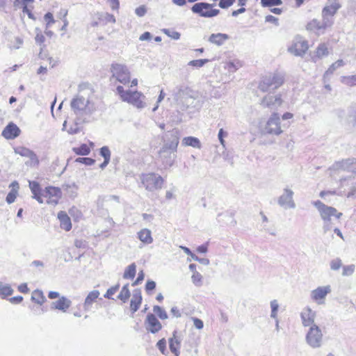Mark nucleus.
Wrapping results in <instances>:
<instances>
[{"label": "nucleus", "instance_id": "nucleus-1", "mask_svg": "<svg viewBox=\"0 0 356 356\" xmlns=\"http://www.w3.org/2000/svg\"><path fill=\"white\" fill-rule=\"evenodd\" d=\"M179 140V131L177 129H173L170 132V137L159 150V159L164 168L171 167L174 164Z\"/></svg>", "mask_w": 356, "mask_h": 356}, {"label": "nucleus", "instance_id": "nucleus-2", "mask_svg": "<svg viewBox=\"0 0 356 356\" xmlns=\"http://www.w3.org/2000/svg\"><path fill=\"white\" fill-rule=\"evenodd\" d=\"M116 90L122 102H127L138 109H143L147 106L146 97L141 92L124 90L122 86H118Z\"/></svg>", "mask_w": 356, "mask_h": 356}, {"label": "nucleus", "instance_id": "nucleus-3", "mask_svg": "<svg viewBox=\"0 0 356 356\" xmlns=\"http://www.w3.org/2000/svg\"><path fill=\"white\" fill-rule=\"evenodd\" d=\"M313 204L318 209L320 216L324 222L323 230L325 232H327L331 228L330 222L332 216L339 219L343 215L342 213L338 212L335 208L327 206L320 200L314 202Z\"/></svg>", "mask_w": 356, "mask_h": 356}, {"label": "nucleus", "instance_id": "nucleus-4", "mask_svg": "<svg viewBox=\"0 0 356 356\" xmlns=\"http://www.w3.org/2000/svg\"><path fill=\"white\" fill-rule=\"evenodd\" d=\"M305 342L313 349L322 347L324 343V337L318 325H313L309 328L305 334Z\"/></svg>", "mask_w": 356, "mask_h": 356}, {"label": "nucleus", "instance_id": "nucleus-5", "mask_svg": "<svg viewBox=\"0 0 356 356\" xmlns=\"http://www.w3.org/2000/svg\"><path fill=\"white\" fill-rule=\"evenodd\" d=\"M140 179L143 186L151 192L161 189L164 183L163 177L154 172L143 174Z\"/></svg>", "mask_w": 356, "mask_h": 356}, {"label": "nucleus", "instance_id": "nucleus-6", "mask_svg": "<svg viewBox=\"0 0 356 356\" xmlns=\"http://www.w3.org/2000/svg\"><path fill=\"white\" fill-rule=\"evenodd\" d=\"M215 6V3L198 2L191 7V11L201 17L211 18L220 13L219 9L214 8Z\"/></svg>", "mask_w": 356, "mask_h": 356}, {"label": "nucleus", "instance_id": "nucleus-7", "mask_svg": "<svg viewBox=\"0 0 356 356\" xmlns=\"http://www.w3.org/2000/svg\"><path fill=\"white\" fill-rule=\"evenodd\" d=\"M265 134L279 136L283 131L280 125V118L277 113L273 112L268 119L263 129Z\"/></svg>", "mask_w": 356, "mask_h": 356}, {"label": "nucleus", "instance_id": "nucleus-8", "mask_svg": "<svg viewBox=\"0 0 356 356\" xmlns=\"http://www.w3.org/2000/svg\"><path fill=\"white\" fill-rule=\"evenodd\" d=\"M111 70L113 76L120 83L126 85L130 82V72L125 65L113 63L111 65Z\"/></svg>", "mask_w": 356, "mask_h": 356}, {"label": "nucleus", "instance_id": "nucleus-9", "mask_svg": "<svg viewBox=\"0 0 356 356\" xmlns=\"http://www.w3.org/2000/svg\"><path fill=\"white\" fill-rule=\"evenodd\" d=\"M283 100L280 94H268L261 99L260 104L263 108H266L275 112L282 106Z\"/></svg>", "mask_w": 356, "mask_h": 356}, {"label": "nucleus", "instance_id": "nucleus-10", "mask_svg": "<svg viewBox=\"0 0 356 356\" xmlns=\"http://www.w3.org/2000/svg\"><path fill=\"white\" fill-rule=\"evenodd\" d=\"M330 170L356 174V158H349L337 161L331 166Z\"/></svg>", "mask_w": 356, "mask_h": 356}, {"label": "nucleus", "instance_id": "nucleus-11", "mask_svg": "<svg viewBox=\"0 0 356 356\" xmlns=\"http://www.w3.org/2000/svg\"><path fill=\"white\" fill-rule=\"evenodd\" d=\"M332 291L330 285L318 286L312 290L310 293L311 299L317 305H323L325 302L327 296Z\"/></svg>", "mask_w": 356, "mask_h": 356}, {"label": "nucleus", "instance_id": "nucleus-12", "mask_svg": "<svg viewBox=\"0 0 356 356\" xmlns=\"http://www.w3.org/2000/svg\"><path fill=\"white\" fill-rule=\"evenodd\" d=\"M294 192L289 187L283 189L282 194L277 199V204L282 208L294 209L296 203L293 200Z\"/></svg>", "mask_w": 356, "mask_h": 356}, {"label": "nucleus", "instance_id": "nucleus-13", "mask_svg": "<svg viewBox=\"0 0 356 356\" xmlns=\"http://www.w3.org/2000/svg\"><path fill=\"white\" fill-rule=\"evenodd\" d=\"M89 99L81 95H77L71 102V107L76 114H81L82 112L90 113L88 107Z\"/></svg>", "mask_w": 356, "mask_h": 356}, {"label": "nucleus", "instance_id": "nucleus-14", "mask_svg": "<svg viewBox=\"0 0 356 356\" xmlns=\"http://www.w3.org/2000/svg\"><path fill=\"white\" fill-rule=\"evenodd\" d=\"M15 152L21 156L29 159V160L25 163L26 165L30 167H35L39 165L38 157L36 154L31 149L24 147H18L15 149Z\"/></svg>", "mask_w": 356, "mask_h": 356}, {"label": "nucleus", "instance_id": "nucleus-15", "mask_svg": "<svg viewBox=\"0 0 356 356\" xmlns=\"http://www.w3.org/2000/svg\"><path fill=\"white\" fill-rule=\"evenodd\" d=\"M302 325L305 327L317 325L315 323L316 313L310 307H305L300 314Z\"/></svg>", "mask_w": 356, "mask_h": 356}, {"label": "nucleus", "instance_id": "nucleus-16", "mask_svg": "<svg viewBox=\"0 0 356 356\" xmlns=\"http://www.w3.org/2000/svg\"><path fill=\"white\" fill-rule=\"evenodd\" d=\"M145 328L152 334L157 333L162 328V325L156 318V316L152 313L147 315L145 321Z\"/></svg>", "mask_w": 356, "mask_h": 356}, {"label": "nucleus", "instance_id": "nucleus-17", "mask_svg": "<svg viewBox=\"0 0 356 356\" xmlns=\"http://www.w3.org/2000/svg\"><path fill=\"white\" fill-rule=\"evenodd\" d=\"M308 49L307 41L303 40H297L293 45L289 48V51L297 56H302Z\"/></svg>", "mask_w": 356, "mask_h": 356}, {"label": "nucleus", "instance_id": "nucleus-18", "mask_svg": "<svg viewBox=\"0 0 356 356\" xmlns=\"http://www.w3.org/2000/svg\"><path fill=\"white\" fill-rule=\"evenodd\" d=\"M20 129L13 122H10L2 131V136L9 140L15 139L19 136Z\"/></svg>", "mask_w": 356, "mask_h": 356}, {"label": "nucleus", "instance_id": "nucleus-19", "mask_svg": "<svg viewBox=\"0 0 356 356\" xmlns=\"http://www.w3.org/2000/svg\"><path fill=\"white\" fill-rule=\"evenodd\" d=\"M340 8L341 5L337 0H328L322 12L324 15H329L334 17Z\"/></svg>", "mask_w": 356, "mask_h": 356}, {"label": "nucleus", "instance_id": "nucleus-20", "mask_svg": "<svg viewBox=\"0 0 356 356\" xmlns=\"http://www.w3.org/2000/svg\"><path fill=\"white\" fill-rule=\"evenodd\" d=\"M71 304L72 302L70 300L65 296H62L58 300L52 302L51 308L65 312L67 309L71 306Z\"/></svg>", "mask_w": 356, "mask_h": 356}, {"label": "nucleus", "instance_id": "nucleus-21", "mask_svg": "<svg viewBox=\"0 0 356 356\" xmlns=\"http://www.w3.org/2000/svg\"><path fill=\"white\" fill-rule=\"evenodd\" d=\"M142 302V295L140 289L133 291L132 298L130 302V308L132 313H135L140 307Z\"/></svg>", "mask_w": 356, "mask_h": 356}, {"label": "nucleus", "instance_id": "nucleus-22", "mask_svg": "<svg viewBox=\"0 0 356 356\" xmlns=\"http://www.w3.org/2000/svg\"><path fill=\"white\" fill-rule=\"evenodd\" d=\"M177 331H174L172 337L169 339V348L170 351L175 355V356L179 355V348L181 346V340L176 337Z\"/></svg>", "mask_w": 356, "mask_h": 356}, {"label": "nucleus", "instance_id": "nucleus-23", "mask_svg": "<svg viewBox=\"0 0 356 356\" xmlns=\"http://www.w3.org/2000/svg\"><path fill=\"white\" fill-rule=\"evenodd\" d=\"M137 235L138 239L144 244L149 245L153 242L152 232L149 229H142L137 233Z\"/></svg>", "mask_w": 356, "mask_h": 356}, {"label": "nucleus", "instance_id": "nucleus-24", "mask_svg": "<svg viewBox=\"0 0 356 356\" xmlns=\"http://www.w3.org/2000/svg\"><path fill=\"white\" fill-rule=\"evenodd\" d=\"M99 294L100 293L98 290H93L88 293L83 304V307L86 311H88L90 309L92 303L98 298Z\"/></svg>", "mask_w": 356, "mask_h": 356}, {"label": "nucleus", "instance_id": "nucleus-25", "mask_svg": "<svg viewBox=\"0 0 356 356\" xmlns=\"http://www.w3.org/2000/svg\"><path fill=\"white\" fill-rule=\"evenodd\" d=\"M58 218L60 220V227L66 231L72 228V223L70 217L65 211H60L58 213Z\"/></svg>", "mask_w": 356, "mask_h": 356}, {"label": "nucleus", "instance_id": "nucleus-26", "mask_svg": "<svg viewBox=\"0 0 356 356\" xmlns=\"http://www.w3.org/2000/svg\"><path fill=\"white\" fill-rule=\"evenodd\" d=\"M322 25V22L314 19L307 24V29L311 31H315L318 34L323 33L326 29L323 27Z\"/></svg>", "mask_w": 356, "mask_h": 356}, {"label": "nucleus", "instance_id": "nucleus-27", "mask_svg": "<svg viewBox=\"0 0 356 356\" xmlns=\"http://www.w3.org/2000/svg\"><path fill=\"white\" fill-rule=\"evenodd\" d=\"M229 36L225 33H212L209 38V42L218 46L222 45Z\"/></svg>", "mask_w": 356, "mask_h": 356}, {"label": "nucleus", "instance_id": "nucleus-28", "mask_svg": "<svg viewBox=\"0 0 356 356\" xmlns=\"http://www.w3.org/2000/svg\"><path fill=\"white\" fill-rule=\"evenodd\" d=\"M258 88L263 92H266L271 90H274L273 82L270 76H266L263 78V79L259 83Z\"/></svg>", "mask_w": 356, "mask_h": 356}, {"label": "nucleus", "instance_id": "nucleus-29", "mask_svg": "<svg viewBox=\"0 0 356 356\" xmlns=\"http://www.w3.org/2000/svg\"><path fill=\"white\" fill-rule=\"evenodd\" d=\"M273 86V90L280 88L284 81V75L281 72H275L272 75H269Z\"/></svg>", "mask_w": 356, "mask_h": 356}, {"label": "nucleus", "instance_id": "nucleus-30", "mask_svg": "<svg viewBox=\"0 0 356 356\" xmlns=\"http://www.w3.org/2000/svg\"><path fill=\"white\" fill-rule=\"evenodd\" d=\"M182 144L185 146H191L196 148H200L201 147L199 139L193 136L185 137L182 140Z\"/></svg>", "mask_w": 356, "mask_h": 356}, {"label": "nucleus", "instance_id": "nucleus-31", "mask_svg": "<svg viewBox=\"0 0 356 356\" xmlns=\"http://www.w3.org/2000/svg\"><path fill=\"white\" fill-rule=\"evenodd\" d=\"M62 189L72 197L76 195L77 186L74 183H65L62 185Z\"/></svg>", "mask_w": 356, "mask_h": 356}, {"label": "nucleus", "instance_id": "nucleus-32", "mask_svg": "<svg viewBox=\"0 0 356 356\" xmlns=\"http://www.w3.org/2000/svg\"><path fill=\"white\" fill-rule=\"evenodd\" d=\"M31 300L38 305H42L46 300L42 291L35 290L32 293Z\"/></svg>", "mask_w": 356, "mask_h": 356}, {"label": "nucleus", "instance_id": "nucleus-33", "mask_svg": "<svg viewBox=\"0 0 356 356\" xmlns=\"http://www.w3.org/2000/svg\"><path fill=\"white\" fill-rule=\"evenodd\" d=\"M136 273V265L135 263H132L125 269L123 277L124 279H130L132 280L134 278Z\"/></svg>", "mask_w": 356, "mask_h": 356}, {"label": "nucleus", "instance_id": "nucleus-34", "mask_svg": "<svg viewBox=\"0 0 356 356\" xmlns=\"http://www.w3.org/2000/svg\"><path fill=\"white\" fill-rule=\"evenodd\" d=\"M45 193L51 197L60 198L61 196V189L58 187L48 186L45 188Z\"/></svg>", "mask_w": 356, "mask_h": 356}, {"label": "nucleus", "instance_id": "nucleus-35", "mask_svg": "<svg viewBox=\"0 0 356 356\" xmlns=\"http://www.w3.org/2000/svg\"><path fill=\"white\" fill-rule=\"evenodd\" d=\"M129 297H130V291L129 289V284H127L122 286L121 291L119 293L118 298L120 300H122L123 302H126Z\"/></svg>", "mask_w": 356, "mask_h": 356}, {"label": "nucleus", "instance_id": "nucleus-36", "mask_svg": "<svg viewBox=\"0 0 356 356\" xmlns=\"http://www.w3.org/2000/svg\"><path fill=\"white\" fill-rule=\"evenodd\" d=\"M13 293V289L8 284L3 285L0 282V296L3 298L11 296Z\"/></svg>", "mask_w": 356, "mask_h": 356}, {"label": "nucleus", "instance_id": "nucleus-37", "mask_svg": "<svg viewBox=\"0 0 356 356\" xmlns=\"http://www.w3.org/2000/svg\"><path fill=\"white\" fill-rule=\"evenodd\" d=\"M344 65V62L343 60H338L335 63H332L330 67L326 70L324 74V76L332 74L339 67L343 66Z\"/></svg>", "mask_w": 356, "mask_h": 356}, {"label": "nucleus", "instance_id": "nucleus-38", "mask_svg": "<svg viewBox=\"0 0 356 356\" xmlns=\"http://www.w3.org/2000/svg\"><path fill=\"white\" fill-rule=\"evenodd\" d=\"M73 151L78 155L86 156L90 154V149L86 144H82L80 147H74Z\"/></svg>", "mask_w": 356, "mask_h": 356}, {"label": "nucleus", "instance_id": "nucleus-39", "mask_svg": "<svg viewBox=\"0 0 356 356\" xmlns=\"http://www.w3.org/2000/svg\"><path fill=\"white\" fill-rule=\"evenodd\" d=\"M188 93V88L181 86L177 88V92L175 93V98L177 100L181 99Z\"/></svg>", "mask_w": 356, "mask_h": 356}, {"label": "nucleus", "instance_id": "nucleus-40", "mask_svg": "<svg viewBox=\"0 0 356 356\" xmlns=\"http://www.w3.org/2000/svg\"><path fill=\"white\" fill-rule=\"evenodd\" d=\"M322 23L323 27H325L326 29L330 28L334 24V18L332 16L329 15H324L322 13Z\"/></svg>", "mask_w": 356, "mask_h": 356}, {"label": "nucleus", "instance_id": "nucleus-41", "mask_svg": "<svg viewBox=\"0 0 356 356\" xmlns=\"http://www.w3.org/2000/svg\"><path fill=\"white\" fill-rule=\"evenodd\" d=\"M328 54V49L325 44H320L316 51V56L318 58H322Z\"/></svg>", "mask_w": 356, "mask_h": 356}, {"label": "nucleus", "instance_id": "nucleus-42", "mask_svg": "<svg viewBox=\"0 0 356 356\" xmlns=\"http://www.w3.org/2000/svg\"><path fill=\"white\" fill-rule=\"evenodd\" d=\"M153 312L158 316L161 320H165L168 318V314L160 306L155 305L153 307Z\"/></svg>", "mask_w": 356, "mask_h": 356}, {"label": "nucleus", "instance_id": "nucleus-43", "mask_svg": "<svg viewBox=\"0 0 356 356\" xmlns=\"http://www.w3.org/2000/svg\"><path fill=\"white\" fill-rule=\"evenodd\" d=\"M29 188L33 195H37L41 193V188L38 182L35 181H29Z\"/></svg>", "mask_w": 356, "mask_h": 356}, {"label": "nucleus", "instance_id": "nucleus-44", "mask_svg": "<svg viewBox=\"0 0 356 356\" xmlns=\"http://www.w3.org/2000/svg\"><path fill=\"white\" fill-rule=\"evenodd\" d=\"M270 317L272 318H276L277 317V312L279 309V304L277 300H273L270 301Z\"/></svg>", "mask_w": 356, "mask_h": 356}, {"label": "nucleus", "instance_id": "nucleus-45", "mask_svg": "<svg viewBox=\"0 0 356 356\" xmlns=\"http://www.w3.org/2000/svg\"><path fill=\"white\" fill-rule=\"evenodd\" d=\"M282 3V0H261V4L263 7H271L280 6Z\"/></svg>", "mask_w": 356, "mask_h": 356}, {"label": "nucleus", "instance_id": "nucleus-46", "mask_svg": "<svg viewBox=\"0 0 356 356\" xmlns=\"http://www.w3.org/2000/svg\"><path fill=\"white\" fill-rule=\"evenodd\" d=\"M192 282L197 286L202 284V276L199 272H194L191 277Z\"/></svg>", "mask_w": 356, "mask_h": 356}, {"label": "nucleus", "instance_id": "nucleus-47", "mask_svg": "<svg viewBox=\"0 0 356 356\" xmlns=\"http://www.w3.org/2000/svg\"><path fill=\"white\" fill-rule=\"evenodd\" d=\"M355 269V266L354 264H350L348 266H343V276H350L353 274Z\"/></svg>", "mask_w": 356, "mask_h": 356}, {"label": "nucleus", "instance_id": "nucleus-48", "mask_svg": "<svg viewBox=\"0 0 356 356\" xmlns=\"http://www.w3.org/2000/svg\"><path fill=\"white\" fill-rule=\"evenodd\" d=\"M35 42L40 45L44 43L45 40L44 36L42 35L41 30L39 28H35Z\"/></svg>", "mask_w": 356, "mask_h": 356}, {"label": "nucleus", "instance_id": "nucleus-49", "mask_svg": "<svg viewBox=\"0 0 356 356\" xmlns=\"http://www.w3.org/2000/svg\"><path fill=\"white\" fill-rule=\"evenodd\" d=\"M17 195V190L13 188L7 195L6 202L8 204H12L15 202Z\"/></svg>", "mask_w": 356, "mask_h": 356}, {"label": "nucleus", "instance_id": "nucleus-50", "mask_svg": "<svg viewBox=\"0 0 356 356\" xmlns=\"http://www.w3.org/2000/svg\"><path fill=\"white\" fill-rule=\"evenodd\" d=\"M99 154L104 158V160H111V151L107 146L101 147Z\"/></svg>", "mask_w": 356, "mask_h": 356}, {"label": "nucleus", "instance_id": "nucleus-51", "mask_svg": "<svg viewBox=\"0 0 356 356\" xmlns=\"http://www.w3.org/2000/svg\"><path fill=\"white\" fill-rule=\"evenodd\" d=\"M209 62L208 59H199V60H193L188 63V65L195 67H201L204 64Z\"/></svg>", "mask_w": 356, "mask_h": 356}, {"label": "nucleus", "instance_id": "nucleus-52", "mask_svg": "<svg viewBox=\"0 0 356 356\" xmlns=\"http://www.w3.org/2000/svg\"><path fill=\"white\" fill-rule=\"evenodd\" d=\"M156 347L161 351L163 355L166 354V340L165 338L160 339L157 343Z\"/></svg>", "mask_w": 356, "mask_h": 356}, {"label": "nucleus", "instance_id": "nucleus-53", "mask_svg": "<svg viewBox=\"0 0 356 356\" xmlns=\"http://www.w3.org/2000/svg\"><path fill=\"white\" fill-rule=\"evenodd\" d=\"M163 32L165 34H166L168 37L171 38L174 40H179L180 38L181 34L175 31H171L170 29H164Z\"/></svg>", "mask_w": 356, "mask_h": 356}, {"label": "nucleus", "instance_id": "nucleus-54", "mask_svg": "<svg viewBox=\"0 0 356 356\" xmlns=\"http://www.w3.org/2000/svg\"><path fill=\"white\" fill-rule=\"evenodd\" d=\"M342 266V261L340 259L337 258L330 261V268L332 270H339Z\"/></svg>", "mask_w": 356, "mask_h": 356}, {"label": "nucleus", "instance_id": "nucleus-55", "mask_svg": "<svg viewBox=\"0 0 356 356\" xmlns=\"http://www.w3.org/2000/svg\"><path fill=\"white\" fill-rule=\"evenodd\" d=\"M44 20L47 22V24H46V29H48L49 27H50V26L51 24L55 23V19L54 18V16H53L52 13H51L49 12L47 13L44 15Z\"/></svg>", "mask_w": 356, "mask_h": 356}, {"label": "nucleus", "instance_id": "nucleus-56", "mask_svg": "<svg viewBox=\"0 0 356 356\" xmlns=\"http://www.w3.org/2000/svg\"><path fill=\"white\" fill-rule=\"evenodd\" d=\"M76 161L78 163H84L86 165H91L95 162L93 159L88 157H79L76 159Z\"/></svg>", "mask_w": 356, "mask_h": 356}, {"label": "nucleus", "instance_id": "nucleus-57", "mask_svg": "<svg viewBox=\"0 0 356 356\" xmlns=\"http://www.w3.org/2000/svg\"><path fill=\"white\" fill-rule=\"evenodd\" d=\"M119 284H117L114 286L111 287L108 289L104 295V297L108 299H111V296L116 293V291L119 289Z\"/></svg>", "mask_w": 356, "mask_h": 356}, {"label": "nucleus", "instance_id": "nucleus-58", "mask_svg": "<svg viewBox=\"0 0 356 356\" xmlns=\"http://www.w3.org/2000/svg\"><path fill=\"white\" fill-rule=\"evenodd\" d=\"M235 0H220L218 6L223 9L227 8L229 6H232Z\"/></svg>", "mask_w": 356, "mask_h": 356}, {"label": "nucleus", "instance_id": "nucleus-59", "mask_svg": "<svg viewBox=\"0 0 356 356\" xmlns=\"http://www.w3.org/2000/svg\"><path fill=\"white\" fill-rule=\"evenodd\" d=\"M147 13V8L145 6H140L136 8L135 13L138 17H143Z\"/></svg>", "mask_w": 356, "mask_h": 356}, {"label": "nucleus", "instance_id": "nucleus-60", "mask_svg": "<svg viewBox=\"0 0 356 356\" xmlns=\"http://www.w3.org/2000/svg\"><path fill=\"white\" fill-rule=\"evenodd\" d=\"M227 136V133L223 130V129H220L218 131V138L220 140V144L225 147V140L224 137Z\"/></svg>", "mask_w": 356, "mask_h": 356}, {"label": "nucleus", "instance_id": "nucleus-61", "mask_svg": "<svg viewBox=\"0 0 356 356\" xmlns=\"http://www.w3.org/2000/svg\"><path fill=\"white\" fill-rule=\"evenodd\" d=\"M155 287L156 282L152 280H148L145 285V290L147 293H149V291L154 290Z\"/></svg>", "mask_w": 356, "mask_h": 356}, {"label": "nucleus", "instance_id": "nucleus-62", "mask_svg": "<svg viewBox=\"0 0 356 356\" xmlns=\"http://www.w3.org/2000/svg\"><path fill=\"white\" fill-rule=\"evenodd\" d=\"M193 321V325L194 326L198 329V330H201L202 329L203 326H204V323H203V321L197 318H192Z\"/></svg>", "mask_w": 356, "mask_h": 356}, {"label": "nucleus", "instance_id": "nucleus-63", "mask_svg": "<svg viewBox=\"0 0 356 356\" xmlns=\"http://www.w3.org/2000/svg\"><path fill=\"white\" fill-rule=\"evenodd\" d=\"M144 277H145V274H144L143 271V270L140 271L138 273V277L133 282L132 285L136 286V285L139 284L144 280Z\"/></svg>", "mask_w": 356, "mask_h": 356}, {"label": "nucleus", "instance_id": "nucleus-64", "mask_svg": "<svg viewBox=\"0 0 356 356\" xmlns=\"http://www.w3.org/2000/svg\"><path fill=\"white\" fill-rule=\"evenodd\" d=\"M347 79V84L350 86H356V75L348 76L346 77Z\"/></svg>", "mask_w": 356, "mask_h": 356}]
</instances>
